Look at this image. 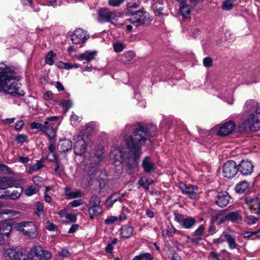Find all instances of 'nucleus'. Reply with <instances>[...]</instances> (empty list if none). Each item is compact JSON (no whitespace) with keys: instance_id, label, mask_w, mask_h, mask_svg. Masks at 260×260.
Masks as SVG:
<instances>
[{"instance_id":"25","label":"nucleus","mask_w":260,"mask_h":260,"mask_svg":"<svg viewBox=\"0 0 260 260\" xmlns=\"http://www.w3.org/2000/svg\"><path fill=\"white\" fill-rule=\"evenodd\" d=\"M197 220L196 218L191 216H188L184 218L181 225L184 229H190L193 228Z\"/></svg>"},{"instance_id":"50","label":"nucleus","mask_w":260,"mask_h":260,"mask_svg":"<svg viewBox=\"0 0 260 260\" xmlns=\"http://www.w3.org/2000/svg\"><path fill=\"white\" fill-rule=\"evenodd\" d=\"M34 183L37 186H42L43 184V178L40 176H35L32 179Z\"/></svg>"},{"instance_id":"51","label":"nucleus","mask_w":260,"mask_h":260,"mask_svg":"<svg viewBox=\"0 0 260 260\" xmlns=\"http://www.w3.org/2000/svg\"><path fill=\"white\" fill-rule=\"evenodd\" d=\"M80 121V117L75 114H73L71 116V122L73 126H76L78 122Z\"/></svg>"},{"instance_id":"7","label":"nucleus","mask_w":260,"mask_h":260,"mask_svg":"<svg viewBox=\"0 0 260 260\" xmlns=\"http://www.w3.org/2000/svg\"><path fill=\"white\" fill-rule=\"evenodd\" d=\"M152 19L149 14L147 12L142 11H137L133 16H131L129 21L132 24L136 27L142 25L149 24Z\"/></svg>"},{"instance_id":"34","label":"nucleus","mask_w":260,"mask_h":260,"mask_svg":"<svg viewBox=\"0 0 260 260\" xmlns=\"http://www.w3.org/2000/svg\"><path fill=\"white\" fill-rule=\"evenodd\" d=\"M101 199L96 195L92 196L89 201L88 207L102 206L101 205Z\"/></svg>"},{"instance_id":"39","label":"nucleus","mask_w":260,"mask_h":260,"mask_svg":"<svg viewBox=\"0 0 260 260\" xmlns=\"http://www.w3.org/2000/svg\"><path fill=\"white\" fill-rule=\"evenodd\" d=\"M36 209L35 213L38 216H41L44 213V205L43 203L37 202L36 203Z\"/></svg>"},{"instance_id":"35","label":"nucleus","mask_w":260,"mask_h":260,"mask_svg":"<svg viewBox=\"0 0 260 260\" xmlns=\"http://www.w3.org/2000/svg\"><path fill=\"white\" fill-rule=\"evenodd\" d=\"M19 214V212L10 209H6L0 212V222L3 220V215H10L11 217H14Z\"/></svg>"},{"instance_id":"57","label":"nucleus","mask_w":260,"mask_h":260,"mask_svg":"<svg viewBox=\"0 0 260 260\" xmlns=\"http://www.w3.org/2000/svg\"><path fill=\"white\" fill-rule=\"evenodd\" d=\"M140 185L144 188H148V184H147V180L145 178H142L139 181Z\"/></svg>"},{"instance_id":"54","label":"nucleus","mask_w":260,"mask_h":260,"mask_svg":"<svg viewBox=\"0 0 260 260\" xmlns=\"http://www.w3.org/2000/svg\"><path fill=\"white\" fill-rule=\"evenodd\" d=\"M66 219H68V220L71 222H76L77 220V216L74 214H72L68 212Z\"/></svg>"},{"instance_id":"62","label":"nucleus","mask_w":260,"mask_h":260,"mask_svg":"<svg viewBox=\"0 0 260 260\" xmlns=\"http://www.w3.org/2000/svg\"><path fill=\"white\" fill-rule=\"evenodd\" d=\"M8 190H4L0 188V198L7 199Z\"/></svg>"},{"instance_id":"59","label":"nucleus","mask_w":260,"mask_h":260,"mask_svg":"<svg viewBox=\"0 0 260 260\" xmlns=\"http://www.w3.org/2000/svg\"><path fill=\"white\" fill-rule=\"evenodd\" d=\"M34 165L38 170H40L44 167V159H42L40 160H37L36 163Z\"/></svg>"},{"instance_id":"12","label":"nucleus","mask_w":260,"mask_h":260,"mask_svg":"<svg viewBox=\"0 0 260 260\" xmlns=\"http://www.w3.org/2000/svg\"><path fill=\"white\" fill-rule=\"evenodd\" d=\"M98 15L99 21L102 22H111L115 19L116 16L115 13L105 8L99 9Z\"/></svg>"},{"instance_id":"11","label":"nucleus","mask_w":260,"mask_h":260,"mask_svg":"<svg viewBox=\"0 0 260 260\" xmlns=\"http://www.w3.org/2000/svg\"><path fill=\"white\" fill-rule=\"evenodd\" d=\"M89 37L87 31L82 29H76L71 37V40L75 44L84 43Z\"/></svg>"},{"instance_id":"24","label":"nucleus","mask_w":260,"mask_h":260,"mask_svg":"<svg viewBox=\"0 0 260 260\" xmlns=\"http://www.w3.org/2000/svg\"><path fill=\"white\" fill-rule=\"evenodd\" d=\"M64 193L67 196V198L70 199L81 197L83 194L82 191L80 190L72 191L69 187H66L65 188Z\"/></svg>"},{"instance_id":"47","label":"nucleus","mask_w":260,"mask_h":260,"mask_svg":"<svg viewBox=\"0 0 260 260\" xmlns=\"http://www.w3.org/2000/svg\"><path fill=\"white\" fill-rule=\"evenodd\" d=\"M258 221V218L253 216L249 215L247 216L246 218V221L249 225H252L255 224Z\"/></svg>"},{"instance_id":"43","label":"nucleus","mask_w":260,"mask_h":260,"mask_svg":"<svg viewBox=\"0 0 260 260\" xmlns=\"http://www.w3.org/2000/svg\"><path fill=\"white\" fill-rule=\"evenodd\" d=\"M61 105L63 109L67 111L72 106L73 102L71 100H64L61 102Z\"/></svg>"},{"instance_id":"31","label":"nucleus","mask_w":260,"mask_h":260,"mask_svg":"<svg viewBox=\"0 0 260 260\" xmlns=\"http://www.w3.org/2000/svg\"><path fill=\"white\" fill-rule=\"evenodd\" d=\"M23 189L22 187H20L18 190H14L12 192L10 193V191L8 190L7 193V199L16 200L18 199L21 194L22 193Z\"/></svg>"},{"instance_id":"53","label":"nucleus","mask_w":260,"mask_h":260,"mask_svg":"<svg viewBox=\"0 0 260 260\" xmlns=\"http://www.w3.org/2000/svg\"><path fill=\"white\" fill-rule=\"evenodd\" d=\"M83 204V201L81 199L74 200L70 203L72 207H76L80 206Z\"/></svg>"},{"instance_id":"36","label":"nucleus","mask_w":260,"mask_h":260,"mask_svg":"<svg viewBox=\"0 0 260 260\" xmlns=\"http://www.w3.org/2000/svg\"><path fill=\"white\" fill-rule=\"evenodd\" d=\"M56 56V53L53 51H50L47 53L46 58V63L49 65H52L54 63L53 57Z\"/></svg>"},{"instance_id":"1","label":"nucleus","mask_w":260,"mask_h":260,"mask_svg":"<svg viewBox=\"0 0 260 260\" xmlns=\"http://www.w3.org/2000/svg\"><path fill=\"white\" fill-rule=\"evenodd\" d=\"M126 128L133 131V136L125 135L124 141L129 150V154L126 157L121 150L116 149L111 154L116 160L121 158L125 161L128 168L137 166L138 160L141 155V147L144 145L147 140L146 132L144 128L140 124L137 125H127Z\"/></svg>"},{"instance_id":"9","label":"nucleus","mask_w":260,"mask_h":260,"mask_svg":"<svg viewBox=\"0 0 260 260\" xmlns=\"http://www.w3.org/2000/svg\"><path fill=\"white\" fill-rule=\"evenodd\" d=\"M179 188L182 193L187 196L191 199H195L197 198L198 187L190 184L187 185L186 183L181 182L179 184Z\"/></svg>"},{"instance_id":"38","label":"nucleus","mask_w":260,"mask_h":260,"mask_svg":"<svg viewBox=\"0 0 260 260\" xmlns=\"http://www.w3.org/2000/svg\"><path fill=\"white\" fill-rule=\"evenodd\" d=\"M240 217L239 213L238 211H235L230 212L225 217V219L227 220L230 221H235L237 220Z\"/></svg>"},{"instance_id":"29","label":"nucleus","mask_w":260,"mask_h":260,"mask_svg":"<svg viewBox=\"0 0 260 260\" xmlns=\"http://www.w3.org/2000/svg\"><path fill=\"white\" fill-rule=\"evenodd\" d=\"M249 186V183L247 181H241L235 186V190L238 193H242L248 188Z\"/></svg>"},{"instance_id":"20","label":"nucleus","mask_w":260,"mask_h":260,"mask_svg":"<svg viewBox=\"0 0 260 260\" xmlns=\"http://www.w3.org/2000/svg\"><path fill=\"white\" fill-rule=\"evenodd\" d=\"M96 53V52L94 51H86L84 53L79 55L77 57V58L80 61L85 60L89 62L94 59Z\"/></svg>"},{"instance_id":"3","label":"nucleus","mask_w":260,"mask_h":260,"mask_svg":"<svg viewBox=\"0 0 260 260\" xmlns=\"http://www.w3.org/2000/svg\"><path fill=\"white\" fill-rule=\"evenodd\" d=\"M4 255L7 260H48L52 256L50 252L43 250L39 246L32 247L29 251L22 247L17 250L8 248L5 250Z\"/></svg>"},{"instance_id":"30","label":"nucleus","mask_w":260,"mask_h":260,"mask_svg":"<svg viewBox=\"0 0 260 260\" xmlns=\"http://www.w3.org/2000/svg\"><path fill=\"white\" fill-rule=\"evenodd\" d=\"M153 256L149 252L141 253L135 256L132 260H153Z\"/></svg>"},{"instance_id":"8","label":"nucleus","mask_w":260,"mask_h":260,"mask_svg":"<svg viewBox=\"0 0 260 260\" xmlns=\"http://www.w3.org/2000/svg\"><path fill=\"white\" fill-rule=\"evenodd\" d=\"M238 172V165L234 160L227 161L223 167V175L229 179L234 178Z\"/></svg>"},{"instance_id":"22","label":"nucleus","mask_w":260,"mask_h":260,"mask_svg":"<svg viewBox=\"0 0 260 260\" xmlns=\"http://www.w3.org/2000/svg\"><path fill=\"white\" fill-rule=\"evenodd\" d=\"M85 142L82 139L78 142H76L74 144V151L76 154L81 155L85 152Z\"/></svg>"},{"instance_id":"16","label":"nucleus","mask_w":260,"mask_h":260,"mask_svg":"<svg viewBox=\"0 0 260 260\" xmlns=\"http://www.w3.org/2000/svg\"><path fill=\"white\" fill-rule=\"evenodd\" d=\"M230 199V196L228 192H220L216 196L215 203L219 207L223 208L229 204Z\"/></svg>"},{"instance_id":"19","label":"nucleus","mask_w":260,"mask_h":260,"mask_svg":"<svg viewBox=\"0 0 260 260\" xmlns=\"http://www.w3.org/2000/svg\"><path fill=\"white\" fill-rule=\"evenodd\" d=\"M133 232V227L127 224L121 228L120 230V235L124 239H128L131 237Z\"/></svg>"},{"instance_id":"28","label":"nucleus","mask_w":260,"mask_h":260,"mask_svg":"<svg viewBox=\"0 0 260 260\" xmlns=\"http://www.w3.org/2000/svg\"><path fill=\"white\" fill-rule=\"evenodd\" d=\"M135 56V54L133 51H128L120 56V60L123 63H126L132 60Z\"/></svg>"},{"instance_id":"55","label":"nucleus","mask_w":260,"mask_h":260,"mask_svg":"<svg viewBox=\"0 0 260 260\" xmlns=\"http://www.w3.org/2000/svg\"><path fill=\"white\" fill-rule=\"evenodd\" d=\"M175 233V229L173 227H168L166 230V235L169 237H172Z\"/></svg>"},{"instance_id":"4","label":"nucleus","mask_w":260,"mask_h":260,"mask_svg":"<svg viewBox=\"0 0 260 260\" xmlns=\"http://www.w3.org/2000/svg\"><path fill=\"white\" fill-rule=\"evenodd\" d=\"M58 118L55 116L48 117L43 124L39 120H35L30 123V127L31 129H37L39 132L44 133L52 143L56 136V131L53 122L56 121Z\"/></svg>"},{"instance_id":"40","label":"nucleus","mask_w":260,"mask_h":260,"mask_svg":"<svg viewBox=\"0 0 260 260\" xmlns=\"http://www.w3.org/2000/svg\"><path fill=\"white\" fill-rule=\"evenodd\" d=\"M38 189L35 186H28L25 190V193L27 196H31L38 192Z\"/></svg>"},{"instance_id":"63","label":"nucleus","mask_w":260,"mask_h":260,"mask_svg":"<svg viewBox=\"0 0 260 260\" xmlns=\"http://www.w3.org/2000/svg\"><path fill=\"white\" fill-rule=\"evenodd\" d=\"M47 158L49 161H54L55 162L56 161H58L57 160L56 157L54 153H50L49 154H48V155L47 157Z\"/></svg>"},{"instance_id":"18","label":"nucleus","mask_w":260,"mask_h":260,"mask_svg":"<svg viewBox=\"0 0 260 260\" xmlns=\"http://www.w3.org/2000/svg\"><path fill=\"white\" fill-rule=\"evenodd\" d=\"M179 3V9L183 17L187 18L189 17L191 9L186 0H177Z\"/></svg>"},{"instance_id":"26","label":"nucleus","mask_w":260,"mask_h":260,"mask_svg":"<svg viewBox=\"0 0 260 260\" xmlns=\"http://www.w3.org/2000/svg\"><path fill=\"white\" fill-rule=\"evenodd\" d=\"M12 230V226L7 223L4 222L0 224V233L8 238Z\"/></svg>"},{"instance_id":"17","label":"nucleus","mask_w":260,"mask_h":260,"mask_svg":"<svg viewBox=\"0 0 260 260\" xmlns=\"http://www.w3.org/2000/svg\"><path fill=\"white\" fill-rule=\"evenodd\" d=\"M72 142L68 139H63L59 141L57 149L61 152L66 153L72 149Z\"/></svg>"},{"instance_id":"58","label":"nucleus","mask_w":260,"mask_h":260,"mask_svg":"<svg viewBox=\"0 0 260 260\" xmlns=\"http://www.w3.org/2000/svg\"><path fill=\"white\" fill-rule=\"evenodd\" d=\"M184 218H185L184 217L183 215L181 214H177L175 217V220L181 225L184 221Z\"/></svg>"},{"instance_id":"61","label":"nucleus","mask_w":260,"mask_h":260,"mask_svg":"<svg viewBox=\"0 0 260 260\" xmlns=\"http://www.w3.org/2000/svg\"><path fill=\"white\" fill-rule=\"evenodd\" d=\"M24 121L23 120H21L17 122V123L15 125V128L16 130H20L23 126L24 124Z\"/></svg>"},{"instance_id":"42","label":"nucleus","mask_w":260,"mask_h":260,"mask_svg":"<svg viewBox=\"0 0 260 260\" xmlns=\"http://www.w3.org/2000/svg\"><path fill=\"white\" fill-rule=\"evenodd\" d=\"M54 172L58 176L62 175L64 173L63 169L59 166L58 161H56L54 164Z\"/></svg>"},{"instance_id":"13","label":"nucleus","mask_w":260,"mask_h":260,"mask_svg":"<svg viewBox=\"0 0 260 260\" xmlns=\"http://www.w3.org/2000/svg\"><path fill=\"white\" fill-rule=\"evenodd\" d=\"M254 165L249 160H242L238 165L239 172L244 176L250 175L253 172Z\"/></svg>"},{"instance_id":"48","label":"nucleus","mask_w":260,"mask_h":260,"mask_svg":"<svg viewBox=\"0 0 260 260\" xmlns=\"http://www.w3.org/2000/svg\"><path fill=\"white\" fill-rule=\"evenodd\" d=\"M203 64L206 68H210L212 66L213 60L210 57H207L203 59Z\"/></svg>"},{"instance_id":"52","label":"nucleus","mask_w":260,"mask_h":260,"mask_svg":"<svg viewBox=\"0 0 260 260\" xmlns=\"http://www.w3.org/2000/svg\"><path fill=\"white\" fill-rule=\"evenodd\" d=\"M118 220V217L115 216H111L105 220V223L107 225L112 224Z\"/></svg>"},{"instance_id":"64","label":"nucleus","mask_w":260,"mask_h":260,"mask_svg":"<svg viewBox=\"0 0 260 260\" xmlns=\"http://www.w3.org/2000/svg\"><path fill=\"white\" fill-rule=\"evenodd\" d=\"M44 98L46 100H49L53 98V93L51 91H47L44 93Z\"/></svg>"},{"instance_id":"46","label":"nucleus","mask_w":260,"mask_h":260,"mask_svg":"<svg viewBox=\"0 0 260 260\" xmlns=\"http://www.w3.org/2000/svg\"><path fill=\"white\" fill-rule=\"evenodd\" d=\"M15 140L18 143L23 144L27 140V136L25 135L19 134L16 137Z\"/></svg>"},{"instance_id":"15","label":"nucleus","mask_w":260,"mask_h":260,"mask_svg":"<svg viewBox=\"0 0 260 260\" xmlns=\"http://www.w3.org/2000/svg\"><path fill=\"white\" fill-rule=\"evenodd\" d=\"M19 184L16 180L11 177H3L0 178V188L6 190L8 188L15 187L18 188Z\"/></svg>"},{"instance_id":"10","label":"nucleus","mask_w":260,"mask_h":260,"mask_svg":"<svg viewBox=\"0 0 260 260\" xmlns=\"http://www.w3.org/2000/svg\"><path fill=\"white\" fill-rule=\"evenodd\" d=\"M236 124L233 121H229L217 126V135L224 136L231 134L235 128Z\"/></svg>"},{"instance_id":"41","label":"nucleus","mask_w":260,"mask_h":260,"mask_svg":"<svg viewBox=\"0 0 260 260\" xmlns=\"http://www.w3.org/2000/svg\"><path fill=\"white\" fill-rule=\"evenodd\" d=\"M233 7V3L232 0H226L222 4V8L224 10L229 11Z\"/></svg>"},{"instance_id":"14","label":"nucleus","mask_w":260,"mask_h":260,"mask_svg":"<svg viewBox=\"0 0 260 260\" xmlns=\"http://www.w3.org/2000/svg\"><path fill=\"white\" fill-rule=\"evenodd\" d=\"M245 202L252 213H260V199L256 197L253 198L248 197L245 199Z\"/></svg>"},{"instance_id":"5","label":"nucleus","mask_w":260,"mask_h":260,"mask_svg":"<svg viewBox=\"0 0 260 260\" xmlns=\"http://www.w3.org/2000/svg\"><path fill=\"white\" fill-rule=\"evenodd\" d=\"M15 228L17 231L30 239L37 236V227L31 221H21L15 224Z\"/></svg>"},{"instance_id":"27","label":"nucleus","mask_w":260,"mask_h":260,"mask_svg":"<svg viewBox=\"0 0 260 260\" xmlns=\"http://www.w3.org/2000/svg\"><path fill=\"white\" fill-rule=\"evenodd\" d=\"M222 237H224V238L227 241L230 249H234L237 248L238 244L236 242L235 239L231 235L223 233Z\"/></svg>"},{"instance_id":"56","label":"nucleus","mask_w":260,"mask_h":260,"mask_svg":"<svg viewBox=\"0 0 260 260\" xmlns=\"http://www.w3.org/2000/svg\"><path fill=\"white\" fill-rule=\"evenodd\" d=\"M103 150L104 149L102 146H98V147L97 148V150L96 151L95 154L98 158H101V156H102L104 153Z\"/></svg>"},{"instance_id":"45","label":"nucleus","mask_w":260,"mask_h":260,"mask_svg":"<svg viewBox=\"0 0 260 260\" xmlns=\"http://www.w3.org/2000/svg\"><path fill=\"white\" fill-rule=\"evenodd\" d=\"M113 48L116 52H120L124 49V46L121 43L116 42L113 44Z\"/></svg>"},{"instance_id":"6","label":"nucleus","mask_w":260,"mask_h":260,"mask_svg":"<svg viewBox=\"0 0 260 260\" xmlns=\"http://www.w3.org/2000/svg\"><path fill=\"white\" fill-rule=\"evenodd\" d=\"M247 128L253 131L260 129V118L258 114H250L249 117L243 123L239 124V131H244Z\"/></svg>"},{"instance_id":"60","label":"nucleus","mask_w":260,"mask_h":260,"mask_svg":"<svg viewBox=\"0 0 260 260\" xmlns=\"http://www.w3.org/2000/svg\"><path fill=\"white\" fill-rule=\"evenodd\" d=\"M59 255L61 256L67 257L70 255V253L67 249H62L59 252Z\"/></svg>"},{"instance_id":"32","label":"nucleus","mask_w":260,"mask_h":260,"mask_svg":"<svg viewBox=\"0 0 260 260\" xmlns=\"http://www.w3.org/2000/svg\"><path fill=\"white\" fill-rule=\"evenodd\" d=\"M120 198V193L116 192L111 195L106 201L105 204L108 207L112 206L113 204Z\"/></svg>"},{"instance_id":"2","label":"nucleus","mask_w":260,"mask_h":260,"mask_svg":"<svg viewBox=\"0 0 260 260\" xmlns=\"http://www.w3.org/2000/svg\"><path fill=\"white\" fill-rule=\"evenodd\" d=\"M20 79L18 71L13 66L0 67V92L22 96L25 93L19 90L17 82Z\"/></svg>"},{"instance_id":"21","label":"nucleus","mask_w":260,"mask_h":260,"mask_svg":"<svg viewBox=\"0 0 260 260\" xmlns=\"http://www.w3.org/2000/svg\"><path fill=\"white\" fill-rule=\"evenodd\" d=\"M142 167L145 172L149 173L154 169V163L150 160L149 156H146L142 161Z\"/></svg>"},{"instance_id":"44","label":"nucleus","mask_w":260,"mask_h":260,"mask_svg":"<svg viewBox=\"0 0 260 260\" xmlns=\"http://www.w3.org/2000/svg\"><path fill=\"white\" fill-rule=\"evenodd\" d=\"M205 228L203 225H201L193 233V236L201 237Z\"/></svg>"},{"instance_id":"49","label":"nucleus","mask_w":260,"mask_h":260,"mask_svg":"<svg viewBox=\"0 0 260 260\" xmlns=\"http://www.w3.org/2000/svg\"><path fill=\"white\" fill-rule=\"evenodd\" d=\"M125 0H109L108 4L113 7L120 6Z\"/></svg>"},{"instance_id":"37","label":"nucleus","mask_w":260,"mask_h":260,"mask_svg":"<svg viewBox=\"0 0 260 260\" xmlns=\"http://www.w3.org/2000/svg\"><path fill=\"white\" fill-rule=\"evenodd\" d=\"M245 106L248 110H252L253 109L255 110L258 106H257V103L255 101L249 100L246 102Z\"/></svg>"},{"instance_id":"33","label":"nucleus","mask_w":260,"mask_h":260,"mask_svg":"<svg viewBox=\"0 0 260 260\" xmlns=\"http://www.w3.org/2000/svg\"><path fill=\"white\" fill-rule=\"evenodd\" d=\"M140 2L139 1L130 2L127 4V10L129 13L132 14V16H133L134 14H135L136 11H135V10L138 9L140 7Z\"/></svg>"},{"instance_id":"23","label":"nucleus","mask_w":260,"mask_h":260,"mask_svg":"<svg viewBox=\"0 0 260 260\" xmlns=\"http://www.w3.org/2000/svg\"><path fill=\"white\" fill-rule=\"evenodd\" d=\"M88 213L90 215V217L93 219L102 214L103 212L102 206L98 207H88Z\"/></svg>"}]
</instances>
